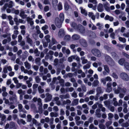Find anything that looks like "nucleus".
<instances>
[{"label": "nucleus", "mask_w": 129, "mask_h": 129, "mask_svg": "<svg viewBox=\"0 0 129 129\" xmlns=\"http://www.w3.org/2000/svg\"><path fill=\"white\" fill-rule=\"evenodd\" d=\"M5 129L13 128V129H17V127L16 126L15 123L13 121L10 122V124L7 123L5 127Z\"/></svg>", "instance_id": "obj_1"}, {"label": "nucleus", "mask_w": 129, "mask_h": 129, "mask_svg": "<svg viewBox=\"0 0 129 129\" xmlns=\"http://www.w3.org/2000/svg\"><path fill=\"white\" fill-rule=\"evenodd\" d=\"M121 78L123 80L126 81L129 80V77L128 75L125 73H121L120 75Z\"/></svg>", "instance_id": "obj_2"}, {"label": "nucleus", "mask_w": 129, "mask_h": 129, "mask_svg": "<svg viewBox=\"0 0 129 129\" xmlns=\"http://www.w3.org/2000/svg\"><path fill=\"white\" fill-rule=\"evenodd\" d=\"M76 29L81 33H83L85 31L84 28L80 24L78 25V27Z\"/></svg>", "instance_id": "obj_3"}, {"label": "nucleus", "mask_w": 129, "mask_h": 129, "mask_svg": "<svg viewBox=\"0 0 129 129\" xmlns=\"http://www.w3.org/2000/svg\"><path fill=\"white\" fill-rule=\"evenodd\" d=\"M58 18H56L55 23L56 26L58 28H60L62 26V23Z\"/></svg>", "instance_id": "obj_4"}, {"label": "nucleus", "mask_w": 129, "mask_h": 129, "mask_svg": "<svg viewBox=\"0 0 129 129\" xmlns=\"http://www.w3.org/2000/svg\"><path fill=\"white\" fill-rule=\"evenodd\" d=\"M92 52L93 55L96 56H99L100 54V50L97 49H92Z\"/></svg>", "instance_id": "obj_5"}, {"label": "nucleus", "mask_w": 129, "mask_h": 129, "mask_svg": "<svg viewBox=\"0 0 129 129\" xmlns=\"http://www.w3.org/2000/svg\"><path fill=\"white\" fill-rule=\"evenodd\" d=\"M81 45L84 47H86L88 46L86 40L84 39H82L81 41Z\"/></svg>", "instance_id": "obj_6"}, {"label": "nucleus", "mask_w": 129, "mask_h": 129, "mask_svg": "<svg viewBox=\"0 0 129 129\" xmlns=\"http://www.w3.org/2000/svg\"><path fill=\"white\" fill-rule=\"evenodd\" d=\"M58 35L60 37H63L65 35V32L64 30L62 29H60L58 33Z\"/></svg>", "instance_id": "obj_7"}, {"label": "nucleus", "mask_w": 129, "mask_h": 129, "mask_svg": "<svg viewBox=\"0 0 129 129\" xmlns=\"http://www.w3.org/2000/svg\"><path fill=\"white\" fill-rule=\"evenodd\" d=\"M97 9L99 12H101L103 11V5L101 3L99 4L98 6Z\"/></svg>", "instance_id": "obj_8"}, {"label": "nucleus", "mask_w": 129, "mask_h": 129, "mask_svg": "<svg viewBox=\"0 0 129 129\" xmlns=\"http://www.w3.org/2000/svg\"><path fill=\"white\" fill-rule=\"evenodd\" d=\"M96 91L97 92L96 95H100V94L102 93L103 92V91L102 90L101 88L100 87L97 88Z\"/></svg>", "instance_id": "obj_9"}, {"label": "nucleus", "mask_w": 129, "mask_h": 129, "mask_svg": "<svg viewBox=\"0 0 129 129\" xmlns=\"http://www.w3.org/2000/svg\"><path fill=\"white\" fill-rule=\"evenodd\" d=\"M80 38V36L76 34L73 35L72 36V39L74 40H79Z\"/></svg>", "instance_id": "obj_10"}, {"label": "nucleus", "mask_w": 129, "mask_h": 129, "mask_svg": "<svg viewBox=\"0 0 129 129\" xmlns=\"http://www.w3.org/2000/svg\"><path fill=\"white\" fill-rule=\"evenodd\" d=\"M125 62V60L124 58H121L118 61V63L120 65L123 66L124 65V63Z\"/></svg>", "instance_id": "obj_11"}, {"label": "nucleus", "mask_w": 129, "mask_h": 129, "mask_svg": "<svg viewBox=\"0 0 129 129\" xmlns=\"http://www.w3.org/2000/svg\"><path fill=\"white\" fill-rule=\"evenodd\" d=\"M17 122V123L19 124H20L21 123L24 125L26 123L25 122V121L23 120V119H21L20 120L18 118Z\"/></svg>", "instance_id": "obj_12"}, {"label": "nucleus", "mask_w": 129, "mask_h": 129, "mask_svg": "<svg viewBox=\"0 0 129 129\" xmlns=\"http://www.w3.org/2000/svg\"><path fill=\"white\" fill-rule=\"evenodd\" d=\"M59 17L60 19V20L61 21V22H63L64 19V15L63 13H60L59 14Z\"/></svg>", "instance_id": "obj_13"}, {"label": "nucleus", "mask_w": 129, "mask_h": 129, "mask_svg": "<svg viewBox=\"0 0 129 129\" xmlns=\"http://www.w3.org/2000/svg\"><path fill=\"white\" fill-rule=\"evenodd\" d=\"M25 67L28 69H29L30 67V65L27 61H26L24 63Z\"/></svg>", "instance_id": "obj_14"}, {"label": "nucleus", "mask_w": 129, "mask_h": 129, "mask_svg": "<svg viewBox=\"0 0 129 129\" xmlns=\"http://www.w3.org/2000/svg\"><path fill=\"white\" fill-rule=\"evenodd\" d=\"M118 88L120 90V92L125 93L126 92V89L124 88H122L120 87H118Z\"/></svg>", "instance_id": "obj_15"}, {"label": "nucleus", "mask_w": 129, "mask_h": 129, "mask_svg": "<svg viewBox=\"0 0 129 129\" xmlns=\"http://www.w3.org/2000/svg\"><path fill=\"white\" fill-rule=\"evenodd\" d=\"M106 60L107 61H110L112 60V58L109 55H106L105 56Z\"/></svg>", "instance_id": "obj_16"}, {"label": "nucleus", "mask_w": 129, "mask_h": 129, "mask_svg": "<svg viewBox=\"0 0 129 129\" xmlns=\"http://www.w3.org/2000/svg\"><path fill=\"white\" fill-rule=\"evenodd\" d=\"M124 67L125 69L129 71V63L126 62L124 63Z\"/></svg>", "instance_id": "obj_17"}, {"label": "nucleus", "mask_w": 129, "mask_h": 129, "mask_svg": "<svg viewBox=\"0 0 129 129\" xmlns=\"http://www.w3.org/2000/svg\"><path fill=\"white\" fill-rule=\"evenodd\" d=\"M57 9L59 11L61 10L62 9V6L61 3L59 2L57 6Z\"/></svg>", "instance_id": "obj_18"}, {"label": "nucleus", "mask_w": 129, "mask_h": 129, "mask_svg": "<svg viewBox=\"0 0 129 129\" xmlns=\"http://www.w3.org/2000/svg\"><path fill=\"white\" fill-rule=\"evenodd\" d=\"M50 37V35H48L44 37L47 42L48 43H49L50 41V40L49 39Z\"/></svg>", "instance_id": "obj_19"}, {"label": "nucleus", "mask_w": 129, "mask_h": 129, "mask_svg": "<svg viewBox=\"0 0 129 129\" xmlns=\"http://www.w3.org/2000/svg\"><path fill=\"white\" fill-rule=\"evenodd\" d=\"M38 89L40 93H42L44 91V89L42 88L41 86H40L38 87Z\"/></svg>", "instance_id": "obj_20"}, {"label": "nucleus", "mask_w": 129, "mask_h": 129, "mask_svg": "<svg viewBox=\"0 0 129 129\" xmlns=\"http://www.w3.org/2000/svg\"><path fill=\"white\" fill-rule=\"evenodd\" d=\"M26 38L27 42H28V43L29 44H30L31 45L32 44V43L33 42L32 40L28 36L26 37Z\"/></svg>", "instance_id": "obj_21"}, {"label": "nucleus", "mask_w": 129, "mask_h": 129, "mask_svg": "<svg viewBox=\"0 0 129 129\" xmlns=\"http://www.w3.org/2000/svg\"><path fill=\"white\" fill-rule=\"evenodd\" d=\"M79 99H77L74 100L73 102L74 104H73L72 105L73 106H74V105H77L78 104Z\"/></svg>", "instance_id": "obj_22"}, {"label": "nucleus", "mask_w": 129, "mask_h": 129, "mask_svg": "<svg viewBox=\"0 0 129 129\" xmlns=\"http://www.w3.org/2000/svg\"><path fill=\"white\" fill-rule=\"evenodd\" d=\"M119 41L122 42L123 43H125L126 42V39L124 38L120 37L119 38Z\"/></svg>", "instance_id": "obj_23"}, {"label": "nucleus", "mask_w": 129, "mask_h": 129, "mask_svg": "<svg viewBox=\"0 0 129 129\" xmlns=\"http://www.w3.org/2000/svg\"><path fill=\"white\" fill-rule=\"evenodd\" d=\"M99 83V81L98 80H95L92 83V85L94 86H96Z\"/></svg>", "instance_id": "obj_24"}, {"label": "nucleus", "mask_w": 129, "mask_h": 129, "mask_svg": "<svg viewBox=\"0 0 129 129\" xmlns=\"http://www.w3.org/2000/svg\"><path fill=\"white\" fill-rule=\"evenodd\" d=\"M41 58L40 57H37V58L35 60V61L36 63H38V64L39 63V64L38 65L39 66L40 65V60Z\"/></svg>", "instance_id": "obj_25"}, {"label": "nucleus", "mask_w": 129, "mask_h": 129, "mask_svg": "<svg viewBox=\"0 0 129 129\" xmlns=\"http://www.w3.org/2000/svg\"><path fill=\"white\" fill-rule=\"evenodd\" d=\"M18 108L20 112H21L23 111V106L22 105L20 104L18 105Z\"/></svg>", "instance_id": "obj_26"}, {"label": "nucleus", "mask_w": 129, "mask_h": 129, "mask_svg": "<svg viewBox=\"0 0 129 129\" xmlns=\"http://www.w3.org/2000/svg\"><path fill=\"white\" fill-rule=\"evenodd\" d=\"M71 37L69 35H66L64 37V40L69 41Z\"/></svg>", "instance_id": "obj_27"}, {"label": "nucleus", "mask_w": 129, "mask_h": 129, "mask_svg": "<svg viewBox=\"0 0 129 129\" xmlns=\"http://www.w3.org/2000/svg\"><path fill=\"white\" fill-rule=\"evenodd\" d=\"M72 26L74 29H77V28L78 27V25H77V24L75 22H73L72 23Z\"/></svg>", "instance_id": "obj_28"}, {"label": "nucleus", "mask_w": 129, "mask_h": 129, "mask_svg": "<svg viewBox=\"0 0 129 129\" xmlns=\"http://www.w3.org/2000/svg\"><path fill=\"white\" fill-rule=\"evenodd\" d=\"M35 80L37 83H39L41 81V79L39 78L38 76H36L35 77Z\"/></svg>", "instance_id": "obj_29"}, {"label": "nucleus", "mask_w": 129, "mask_h": 129, "mask_svg": "<svg viewBox=\"0 0 129 129\" xmlns=\"http://www.w3.org/2000/svg\"><path fill=\"white\" fill-rule=\"evenodd\" d=\"M81 12L82 14H84L85 16H86L87 15V13L85 9H81Z\"/></svg>", "instance_id": "obj_30"}, {"label": "nucleus", "mask_w": 129, "mask_h": 129, "mask_svg": "<svg viewBox=\"0 0 129 129\" xmlns=\"http://www.w3.org/2000/svg\"><path fill=\"white\" fill-rule=\"evenodd\" d=\"M112 122L111 121H109L106 122V125L107 128H108L112 123Z\"/></svg>", "instance_id": "obj_31"}, {"label": "nucleus", "mask_w": 129, "mask_h": 129, "mask_svg": "<svg viewBox=\"0 0 129 129\" xmlns=\"http://www.w3.org/2000/svg\"><path fill=\"white\" fill-rule=\"evenodd\" d=\"M104 69L108 73L109 72L110 70L109 67L107 65H105L104 66Z\"/></svg>", "instance_id": "obj_32"}, {"label": "nucleus", "mask_w": 129, "mask_h": 129, "mask_svg": "<svg viewBox=\"0 0 129 129\" xmlns=\"http://www.w3.org/2000/svg\"><path fill=\"white\" fill-rule=\"evenodd\" d=\"M46 95L47 96V98L49 99V100L51 101L52 99V95L48 93H46Z\"/></svg>", "instance_id": "obj_33"}, {"label": "nucleus", "mask_w": 129, "mask_h": 129, "mask_svg": "<svg viewBox=\"0 0 129 129\" xmlns=\"http://www.w3.org/2000/svg\"><path fill=\"white\" fill-rule=\"evenodd\" d=\"M27 117L28 121L30 122L32 120L31 115L30 114L28 115H27Z\"/></svg>", "instance_id": "obj_34"}, {"label": "nucleus", "mask_w": 129, "mask_h": 129, "mask_svg": "<svg viewBox=\"0 0 129 129\" xmlns=\"http://www.w3.org/2000/svg\"><path fill=\"white\" fill-rule=\"evenodd\" d=\"M122 125L123 127H127L129 126V123L127 122H126L125 123H123Z\"/></svg>", "instance_id": "obj_35"}, {"label": "nucleus", "mask_w": 129, "mask_h": 129, "mask_svg": "<svg viewBox=\"0 0 129 129\" xmlns=\"http://www.w3.org/2000/svg\"><path fill=\"white\" fill-rule=\"evenodd\" d=\"M38 111L40 114H42V108L41 106H40L39 107Z\"/></svg>", "instance_id": "obj_36"}, {"label": "nucleus", "mask_w": 129, "mask_h": 129, "mask_svg": "<svg viewBox=\"0 0 129 129\" xmlns=\"http://www.w3.org/2000/svg\"><path fill=\"white\" fill-rule=\"evenodd\" d=\"M52 43L54 45L57 43V42L54 38L52 37Z\"/></svg>", "instance_id": "obj_37"}, {"label": "nucleus", "mask_w": 129, "mask_h": 129, "mask_svg": "<svg viewBox=\"0 0 129 129\" xmlns=\"http://www.w3.org/2000/svg\"><path fill=\"white\" fill-rule=\"evenodd\" d=\"M64 8L65 10L68 11L69 8V6L68 4H65L64 5Z\"/></svg>", "instance_id": "obj_38"}, {"label": "nucleus", "mask_w": 129, "mask_h": 129, "mask_svg": "<svg viewBox=\"0 0 129 129\" xmlns=\"http://www.w3.org/2000/svg\"><path fill=\"white\" fill-rule=\"evenodd\" d=\"M99 127L101 129H105L106 128L105 126L103 124H100Z\"/></svg>", "instance_id": "obj_39"}, {"label": "nucleus", "mask_w": 129, "mask_h": 129, "mask_svg": "<svg viewBox=\"0 0 129 129\" xmlns=\"http://www.w3.org/2000/svg\"><path fill=\"white\" fill-rule=\"evenodd\" d=\"M90 67V65L88 64H87L86 65L83 66V68L84 69H89Z\"/></svg>", "instance_id": "obj_40"}, {"label": "nucleus", "mask_w": 129, "mask_h": 129, "mask_svg": "<svg viewBox=\"0 0 129 129\" xmlns=\"http://www.w3.org/2000/svg\"><path fill=\"white\" fill-rule=\"evenodd\" d=\"M109 116V119L111 120L113 117V114L111 113H109L108 114Z\"/></svg>", "instance_id": "obj_41"}, {"label": "nucleus", "mask_w": 129, "mask_h": 129, "mask_svg": "<svg viewBox=\"0 0 129 129\" xmlns=\"http://www.w3.org/2000/svg\"><path fill=\"white\" fill-rule=\"evenodd\" d=\"M8 4H5L4 6L2 8V10L4 11L8 7Z\"/></svg>", "instance_id": "obj_42"}, {"label": "nucleus", "mask_w": 129, "mask_h": 129, "mask_svg": "<svg viewBox=\"0 0 129 129\" xmlns=\"http://www.w3.org/2000/svg\"><path fill=\"white\" fill-rule=\"evenodd\" d=\"M112 76L115 79H117L118 78V76L114 72H113V73Z\"/></svg>", "instance_id": "obj_43"}, {"label": "nucleus", "mask_w": 129, "mask_h": 129, "mask_svg": "<svg viewBox=\"0 0 129 129\" xmlns=\"http://www.w3.org/2000/svg\"><path fill=\"white\" fill-rule=\"evenodd\" d=\"M26 83L28 84V87L29 88L31 87L32 86V84L30 82V81H26Z\"/></svg>", "instance_id": "obj_44"}, {"label": "nucleus", "mask_w": 129, "mask_h": 129, "mask_svg": "<svg viewBox=\"0 0 129 129\" xmlns=\"http://www.w3.org/2000/svg\"><path fill=\"white\" fill-rule=\"evenodd\" d=\"M72 97L74 98H76L77 97V94L76 93L75 91H74L72 94Z\"/></svg>", "instance_id": "obj_45"}, {"label": "nucleus", "mask_w": 129, "mask_h": 129, "mask_svg": "<svg viewBox=\"0 0 129 129\" xmlns=\"http://www.w3.org/2000/svg\"><path fill=\"white\" fill-rule=\"evenodd\" d=\"M14 22H16V24L17 25L19 24V23L18 22V19L17 18L15 17L14 19Z\"/></svg>", "instance_id": "obj_46"}, {"label": "nucleus", "mask_w": 129, "mask_h": 129, "mask_svg": "<svg viewBox=\"0 0 129 129\" xmlns=\"http://www.w3.org/2000/svg\"><path fill=\"white\" fill-rule=\"evenodd\" d=\"M104 7L105 9L107 11H109L110 10V8L109 7H108L106 5H104Z\"/></svg>", "instance_id": "obj_47"}, {"label": "nucleus", "mask_w": 129, "mask_h": 129, "mask_svg": "<svg viewBox=\"0 0 129 129\" xmlns=\"http://www.w3.org/2000/svg\"><path fill=\"white\" fill-rule=\"evenodd\" d=\"M44 3L45 5H48L50 4V3L49 0H44Z\"/></svg>", "instance_id": "obj_48"}, {"label": "nucleus", "mask_w": 129, "mask_h": 129, "mask_svg": "<svg viewBox=\"0 0 129 129\" xmlns=\"http://www.w3.org/2000/svg\"><path fill=\"white\" fill-rule=\"evenodd\" d=\"M89 1L90 3H92L95 4H96L97 3V2L96 0H89Z\"/></svg>", "instance_id": "obj_49"}, {"label": "nucleus", "mask_w": 129, "mask_h": 129, "mask_svg": "<svg viewBox=\"0 0 129 129\" xmlns=\"http://www.w3.org/2000/svg\"><path fill=\"white\" fill-rule=\"evenodd\" d=\"M48 43L47 42H45L43 43V46L44 48H46L48 46Z\"/></svg>", "instance_id": "obj_50"}, {"label": "nucleus", "mask_w": 129, "mask_h": 129, "mask_svg": "<svg viewBox=\"0 0 129 129\" xmlns=\"http://www.w3.org/2000/svg\"><path fill=\"white\" fill-rule=\"evenodd\" d=\"M47 28V26L46 25H45L44 26H43L41 28L44 31Z\"/></svg>", "instance_id": "obj_51"}, {"label": "nucleus", "mask_w": 129, "mask_h": 129, "mask_svg": "<svg viewBox=\"0 0 129 129\" xmlns=\"http://www.w3.org/2000/svg\"><path fill=\"white\" fill-rule=\"evenodd\" d=\"M115 34L114 33H111L110 35V37L113 39H115Z\"/></svg>", "instance_id": "obj_52"}, {"label": "nucleus", "mask_w": 129, "mask_h": 129, "mask_svg": "<svg viewBox=\"0 0 129 129\" xmlns=\"http://www.w3.org/2000/svg\"><path fill=\"white\" fill-rule=\"evenodd\" d=\"M61 69L60 68H57L56 70V74L57 75H58L60 72V71Z\"/></svg>", "instance_id": "obj_53"}, {"label": "nucleus", "mask_w": 129, "mask_h": 129, "mask_svg": "<svg viewBox=\"0 0 129 129\" xmlns=\"http://www.w3.org/2000/svg\"><path fill=\"white\" fill-rule=\"evenodd\" d=\"M54 62L55 63V65H57L58 62V60L57 58H55L54 60Z\"/></svg>", "instance_id": "obj_54"}, {"label": "nucleus", "mask_w": 129, "mask_h": 129, "mask_svg": "<svg viewBox=\"0 0 129 129\" xmlns=\"http://www.w3.org/2000/svg\"><path fill=\"white\" fill-rule=\"evenodd\" d=\"M17 43V41H12L11 42V44L12 46H13L16 45Z\"/></svg>", "instance_id": "obj_55"}, {"label": "nucleus", "mask_w": 129, "mask_h": 129, "mask_svg": "<svg viewBox=\"0 0 129 129\" xmlns=\"http://www.w3.org/2000/svg\"><path fill=\"white\" fill-rule=\"evenodd\" d=\"M60 115H63L65 114L64 112L62 109H60Z\"/></svg>", "instance_id": "obj_56"}, {"label": "nucleus", "mask_w": 129, "mask_h": 129, "mask_svg": "<svg viewBox=\"0 0 129 129\" xmlns=\"http://www.w3.org/2000/svg\"><path fill=\"white\" fill-rule=\"evenodd\" d=\"M112 90V88L107 87L106 89V91L108 92H110Z\"/></svg>", "instance_id": "obj_57"}, {"label": "nucleus", "mask_w": 129, "mask_h": 129, "mask_svg": "<svg viewBox=\"0 0 129 129\" xmlns=\"http://www.w3.org/2000/svg\"><path fill=\"white\" fill-rule=\"evenodd\" d=\"M38 102V104L39 105H41V99L40 98H39L37 100Z\"/></svg>", "instance_id": "obj_58"}, {"label": "nucleus", "mask_w": 129, "mask_h": 129, "mask_svg": "<svg viewBox=\"0 0 129 129\" xmlns=\"http://www.w3.org/2000/svg\"><path fill=\"white\" fill-rule=\"evenodd\" d=\"M123 35L126 37L128 38L129 37V33L128 32L127 33H124Z\"/></svg>", "instance_id": "obj_59"}, {"label": "nucleus", "mask_w": 129, "mask_h": 129, "mask_svg": "<svg viewBox=\"0 0 129 129\" xmlns=\"http://www.w3.org/2000/svg\"><path fill=\"white\" fill-rule=\"evenodd\" d=\"M45 11L47 12L49 10V7L48 6H46L44 8Z\"/></svg>", "instance_id": "obj_60"}, {"label": "nucleus", "mask_w": 129, "mask_h": 129, "mask_svg": "<svg viewBox=\"0 0 129 129\" xmlns=\"http://www.w3.org/2000/svg\"><path fill=\"white\" fill-rule=\"evenodd\" d=\"M13 80L14 81V83L16 84H17L18 83V81L17 80L16 78L15 77L13 78Z\"/></svg>", "instance_id": "obj_61"}, {"label": "nucleus", "mask_w": 129, "mask_h": 129, "mask_svg": "<svg viewBox=\"0 0 129 129\" xmlns=\"http://www.w3.org/2000/svg\"><path fill=\"white\" fill-rule=\"evenodd\" d=\"M33 122L34 124H37V123H38V122L37 121V120L34 118H33Z\"/></svg>", "instance_id": "obj_62"}, {"label": "nucleus", "mask_w": 129, "mask_h": 129, "mask_svg": "<svg viewBox=\"0 0 129 129\" xmlns=\"http://www.w3.org/2000/svg\"><path fill=\"white\" fill-rule=\"evenodd\" d=\"M33 68L36 71H37L39 69V67L36 65H35L33 67Z\"/></svg>", "instance_id": "obj_63"}, {"label": "nucleus", "mask_w": 129, "mask_h": 129, "mask_svg": "<svg viewBox=\"0 0 129 129\" xmlns=\"http://www.w3.org/2000/svg\"><path fill=\"white\" fill-rule=\"evenodd\" d=\"M94 125L93 124H91L89 126V129H93L94 128Z\"/></svg>", "instance_id": "obj_64"}]
</instances>
